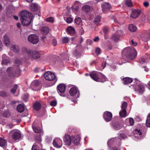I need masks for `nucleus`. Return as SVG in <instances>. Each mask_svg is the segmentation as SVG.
Wrapping results in <instances>:
<instances>
[{"label": "nucleus", "mask_w": 150, "mask_h": 150, "mask_svg": "<svg viewBox=\"0 0 150 150\" xmlns=\"http://www.w3.org/2000/svg\"><path fill=\"white\" fill-rule=\"evenodd\" d=\"M123 55L130 60L134 59L137 55V52L135 49L132 47H128L124 48L122 52Z\"/></svg>", "instance_id": "obj_1"}, {"label": "nucleus", "mask_w": 150, "mask_h": 150, "mask_svg": "<svg viewBox=\"0 0 150 150\" xmlns=\"http://www.w3.org/2000/svg\"><path fill=\"white\" fill-rule=\"evenodd\" d=\"M90 76L91 78L96 81L103 83L106 81L105 76L98 72L92 71L90 73Z\"/></svg>", "instance_id": "obj_2"}, {"label": "nucleus", "mask_w": 150, "mask_h": 150, "mask_svg": "<svg viewBox=\"0 0 150 150\" xmlns=\"http://www.w3.org/2000/svg\"><path fill=\"white\" fill-rule=\"evenodd\" d=\"M7 71L9 72H13L14 74H10V76L15 77H18L21 73V71L18 67H10L8 68Z\"/></svg>", "instance_id": "obj_3"}, {"label": "nucleus", "mask_w": 150, "mask_h": 150, "mask_svg": "<svg viewBox=\"0 0 150 150\" xmlns=\"http://www.w3.org/2000/svg\"><path fill=\"white\" fill-rule=\"evenodd\" d=\"M28 39L29 42L34 44H37L39 41L38 36L35 34L30 35L28 37Z\"/></svg>", "instance_id": "obj_4"}, {"label": "nucleus", "mask_w": 150, "mask_h": 150, "mask_svg": "<svg viewBox=\"0 0 150 150\" xmlns=\"http://www.w3.org/2000/svg\"><path fill=\"white\" fill-rule=\"evenodd\" d=\"M66 86L64 84H59L57 87V91L60 95L62 96H65L64 92L65 90Z\"/></svg>", "instance_id": "obj_5"}, {"label": "nucleus", "mask_w": 150, "mask_h": 150, "mask_svg": "<svg viewBox=\"0 0 150 150\" xmlns=\"http://www.w3.org/2000/svg\"><path fill=\"white\" fill-rule=\"evenodd\" d=\"M9 134L11 135L12 139L14 140L19 139L21 137V134L20 132L14 130L10 131Z\"/></svg>", "instance_id": "obj_6"}, {"label": "nucleus", "mask_w": 150, "mask_h": 150, "mask_svg": "<svg viewBox=\"0 0 150 150\" xmlns=\"http://www.w3.org/2000/svg\"><path fill=\"white\" fill-rule=\"evenodd\" d=\"M136 84L135 90L136 91L138 92L139 93H142L144 91V87L140 83V81L135 79Z\"/></svg>", "instance_id": "obj_7"}, {"label": "nucleus", "mask_w": 150, "mask_h": 150, "mask_svg": "<svg viewBox=\"0 0 150 150\" xmlns=\"http://www.w3.org/2000/svg\"><path fill=\"white\" fill-rule=\"evenodd\" d=\"M27 54L29 57L34 59L38 58L40 57V53L36 51H31L30 50L27 51Z\"/></svg>", "instance_id": "obj_8"}, {"label": "nucleus", "mask_w": 150, "mask_h": 150, "mask_svg": "<svg viewBox=\"0 0 150 150\" xmlns=\"http://www.w3.org/2000/svg\"><path fill=\"white\" fill-rule=\"evenodd\" d=\"M44 77L45 79L50 81H53L55 79V74L50 71H47L44 74Z\"/></svg>", "instance_id": "obj_9"}, {"label": "nucleus", "mask_w": 150, "mask_h": 150, "mask_svg": "<svg viewBox=\"0 0 150 150\" xmlns=\"http://www.w3.org/2000/svg\"><path fill=\"white\" fill-rule=\"evenodd\" d=\"M40 82L38 80H35L33 81L31 84V87L32 89L34 91L39 90L40 87Z\"/></svg>", "instance_id": "obj_10"}, {"label": "nucleus", "mask_w": 150, "mask_h": 150, "mask_svg": "<svg viewBox=\"0 0 150 150\" xmlns=\"http://www.w3.org/2000/svg\"><path fill=\"white\" fill-rule=\"evenodd\" d=\"M53 144L54 147L57 148H60L62 145V140L59 138H56L53 141Z\"/></svg>", "instance_id": "obj_11"}, {"label": "nucleus", "mask_w": 150, "mask_h": 150, "mask_svg": "<svg viewBox=\"0 0 150 150\" xmlns=\"http://www.w3.org/2000/svg\"><path fill=\"white\" fill-rule=\"evenodd\" d=\"M21 19H26L27 18L32 17L33 15L26 11H22L20 13Z\"/></svg>", "instance_id": "obj_12"}, {"label": "nucleus", "mask_w": 150, "mask_h": 150, "mask_svg": "<svg viewBox=\"0 0 150 150\" xmlns=\"http://www.w3.org/2000/svg\"><path fill=\"white\" fill-rule=\"evenodd\" d=\"M112 113L108 111H106L103 113V118L107 122H109L110 121L112 117Z\"/></svg>", "instance_id": "obj_13"}, {"label": "nucleus", "mask_w": 150, "mask_h": 150, "mask_svg": "<svg viewBox=\"0 0 150 150\" xmlns=\"http://www.w3.org/2000/svg\"><path fill=\"white\" fill-rule=\"evenodd\" d=\"M71 140L70 136L68 134H66L63 138L65 144L67 146H70L71 144Z\"/></svg>", "instance_id": "obj_14"}, {"label": "nucleus", "mask_w": 150, "mask_h": 150, "mask_svg": "<svg viewBox=\"0 0 150 150\" xmlns=\"http://www.w3.org/2000/svg\"><path fill=\"white\" fill-rule=\"evenodd\" d=\"M102 7L103 12L105 13L109 11L111 8V6L108 3L105 2L102 5Z\"/></svg>", "instance_id": "obj_15"}, {"label": "nucleus", "mask_w": 150, "mask_h": 150, "mask_svg": "<svg viewBox=\"0 0 150 150\" xmlns=\"http://www.w3.org/2000/svg\"><path fill=\"white\" fill-rule=\"evenodd\" d=\"M31 18H27L26 19H21V21L23 25L26 26L29 25L31 22Z\"/></svg>", "instance_id": "obj_16"}, {"label": "nucleus", "mask_w": 150, "mask_h": 150, "mask_svg": "<svg viewBox=\"0 0 150 150\" xmlns=\"http://www.w3.org/2000/svg\"><path fill=\"white\" fill-rule=\"evenodd\" d=\"M140 13V11L139 10H135L132 11L131 16L134 18L138 17Z\"/></svg>", "instance_id": "obj_17"}, {"label": "nucleus", "mask_w": 150, "mask_h": 150, "mask_svg": "<svg viewBox=\"0 0 150 150\" xmlns=\"http://www.w3.org/2000/svg\"><path fill=\"white\" fill-rule=\"evenodd\" d=\"M78 92L77 89L75 87H72L69 90V93L70 95L71 96H74Z\"/></svg>", "instance_id": "obj_18"}, {"label": "nucleus", "mask_w": 150, "mask_h": 150, "mask_svg": "<svg viewBox=\"0 0 150 150\" xmlns=\"http://www.w3.org/2000/svg\"><path fill=\"white\" fill-rule=\"evenodd\" d=\"M4 42L6 46H8L10 44V40L6 34L4 36Z\"/></svg>", "instance_id": "obj_19"}, {"label": "nucleus", "mask_w": 150, "mask_h": 150, "mask_svg": "<svg viewBox=\"0 0 150 150\" xmlns=\"http://www.w3.org/2000/svg\"><path fill=\"white\" fill-rule=\"evenodd\" d=\"M123 83L124 84H127L132 82V78L129 77H125L122 79Z\"/></svg>", "instance_id": "obj_20"}, {"label": "nucleus", "mask_w": 150, "mask_h": 150, "mask_svg": "<svg viewBox=\"0 0 150 150\" xmlns=\"http://www.w3.org/2000/svg\"><path fill=\"white\" fill-rule=\"evenodd\" d=\"M41 32L44 35H46L49 32L48 28L46 26H44L41 28Z\"/></svg>", "instance_id": "obj_21"}, {"label": "nucleus", "mask_w": 150, "mask_h": 150, "mask_svg": "<svg viewBox=\"0 0 150 150\" xmlns=\"http://www.w3.org/2000/svg\"><path fill=\"white\" fill-rule=\"evenodd\" d=\"M2 64H7L9 62V61L8 59V57L6 55H3L2 56Z\"/></svg>", "instance_id": "obj_22"}, {"label": "nucleus", "mask_w": 150, "mask_h": 150, "mask_svg": "<svg viewBox=\"0 0 150 150\" xmlns=\"http://www.w3.org/2000/svg\"><path fill=\"white\" fill-rule=\"evenodd\" d=\"M41 107V104L38 102H35L33 105V108L35 110H39Z\"/></svg>", "instance_id": "obj_23"}, {"label": "nucleus", "mask_w": 150, "mask_h": 150, "mask_svg": "<svg viewBox=\"0 0 150 150\" xmlns=\"http://www.w3.org/2000/svg\"><path fill=\"white\" fill-rule=\"evenodd\" d=\"M17 110L20 112H23L25 110L24 106L22 104H19L17 106Z\"/></svg>", "instance_id": "obj_24"}, {"label": "nucleus", "mask_w": 150, "mask_h": 150, "mask_svg": "<svg viewBox=\"0 0 150 150\" xmlns=\"http://www.w3.org/2000/svg\"><path fill=\"white\" fill-rule=\"evenodd\" d=\"M119 115L121 117L123 118L127 116L126 110L122 109L119 112Z\"/></svg>", "instance_id": "obj_25"}, {"label": "nucleus", "mask_w": 150, "mask_h": 150, "mask_svg": "<svg viewBox=\"0 0 150 150\" xmlns=\"http://www.w3.org/2000/svg\"><path fill=\"white\" fill-rule=\"evenodd\" d=\"M30 8L32 11H36L38 8L37 4L35 3H33L31 5Z\"/></svg>", "instance_id": "obj_26"}, {"label": "nucleus", "mask_w": 150, "mask_h": 150, "mask_svg": "<svg viewBox=\"0 0 150 150\" xmlns=\"http://www.w3.org/2000/svg\"><path fill=\"white\" fill-rule=\"evenodd\" d=\"M82 9L83 11L86 12H88L91 11L90 7L88 5H85L83 6L82 7Z\"/></svg>", "instance_id": "obj_27"}, {"label": "nucleus", "mask_w": 150, "mask_h": 150, "mask_svg": "<svg viewBox=\"0 0 150 150\" xmlns=\"http://www.w3.org/2000/svg\"><path fill=\"white\" fill-rule=\"evenodd\" d=\"M67 30L68 32L71 34H74L75 32V30L74 28L71 26L68 27Z\"/></svg>", "instance_id": "obj_28"}, {"label": "nucleus", "mask_w": 150, "mask_h": 150, "mask_svg": "<svg viewBox=\"0 0 150 150\" xmlns=\"http://www.w3.org/2000/svg\"><path fill=\"white\" fill-rule=\"evenodd\" d=\"M6 144V140L2 137H0V146L3 147Z\"/></svg>", "instance_id": "obj_29"}, {"label": "nucleus", "mask_w": 150, "mask_h": 150, "mask_svg": "<svg viewBox=\"0 0 150 150\" xmlns=\"http://www.w3.org/2000/svg\"><path fill=\"white\" fill-rule=\"evenodd\" d=\"M11 49L12 50L16 52H18L19 50L18 46L16 45H12L11 47Z\"/></svg>", "instance_id": "obj_30"}, {"label": "nucleus", "mask_w": 150, "mask_h": 150, "mask_svg": "<svg viewBox=\"0 0 150 150\" xmlns=\"http://www.w3.org/2000/svg\"><path fill=\"white\" fill-rule=\"evenodd\" d=\"M129 29L132 32H135L137 30V27L132 24H131L129 26Z\"/></svg>", "instance_id": "obj_31"}, {"label": "nucleus", "mask_w": 150, "mask_h": 150, "mask_svg": "<svg viewBox=\"0 0 150 150\" xmlns=\"http://www.w3.org/2000/svg\"><path fill=\"white\" fill-rule=\"evenodd\" d=\"M113 127L116 130H119L121 129L122 127L120 125L117 123H116L112 125Z\"/></svg>", "instance_id": "obj_32"}, {"label": "nucleus", "mask_w": 150, "mask_h": 150, "mask_svg": "<svg viewBox=\"0 0 150 150\" xmlns=\"http://www.w3.org/2000/svg\"><path fill=\"white\" fill-rule=\"evenodd\" d=\"M32 127L33 131L35 132L39 133L41 132V129L40 127H34L33 126Z\"/></svg>", "instance_id": "obj_33"}, {"label": "nucleus", "mask_w": 150, "mask_h": 150, "mask_svg": "<svg viewBox=\"0 0 150 150\" xmlns=\"http://www.w3.org/2000/svg\"><path fill=\"white\" fill-rule=\"evenodd\" d=\"M125 3L126 5L128 7H132L133 6L131 0H127Z\"/></svg>", "instance_id": "obj_34"}, {"label": "nucleus", "mask_w": 150, "mask_h": 150, "mask_svg": "<svg viewBox=\"0 0 150 150\" xmlns=\"http://www.w3.org/2000/svg\"><path fill=\"white\" fill-rule=\"evenodd\" d=\"M64 18L66 22L69 23H71L73 21V19L71 17H68L67 18H66L65 17H64Z\"/></svg>", "instance_id": "obj_35"}, {"label": "nucleus", "mask_w": 150, "mask_h": 150, "mask_svg": "<svg viewBox=\"0 0 150 150\" xmlns=\"http://www.w3.org/2000/svg\"><path fill=\"white\" fill-rule=\"evenodd\" d=\"M127 105V104L126 102L125 101L123 102L122 103L121 106V109L122 110H124L125 109L126 110Z\"/></svg>", "instance_id": "obj_36"}, {"label": "nucleus", "mask_w": 150, "mask_h": 150, "mask_svg": "<svg viewBox=\"0 0 150 150\" xmlns=\"http://www.w3.org/2000/svg\"><path fill=\"white\" fill-rule=\"evenodd\" d=\"M111 39L112 40H113L115 42H117L119 40V37L116 35H113L112 36Z\"/></svg>", "instance_id": "obj_37"}, {"label": "nucleus", "mask_w": 150, "mask_h": 150, "mask_svg": "<svg viewBox=\"0 0 150 150\" xmlns=\"http://www.w3.org/2000/svg\"><path fill=\"white\" fill-rule=\"evenodd\" d=\"M101 17L100 16H97L95 18L94 21V23L96 24L98 23L100 21Z\"/></svg>", "instance_id": "obj_38"}, {"label": "nucleus", "mask_w": 150, "mask_h": 150, "mask_svg": "<svg viewBox=\"0 0 150 150\" xmlns=\"http://www.w3.org/2000/svg\"><path fill=\"white\" fill-rule=\"evenodd\" d=\"M69 38L67 37H64L62 39V42L63 43H68L69 41Z\"/></svg>", "instance_id": "obj_39"}, {"label": "nucleus", "mask_w": 150, "mask_h": 150, "mask_svg": "<svg viewBox=\"0 0 150 150\" xmlns=\"http://www.w3.org/2000/svg\"><path fill=\"white\" fill-rule=\"evenodd\" d=\"M80 139L78 137L75 138L74 140V143L76 145H78L79 143Z\"/></svg>", "instance_id": "obj_40"}, {"label": "nucleus", "mask_w": 150, "mask_h": 150, "mask_svg": "<svg viewBox=\"0 0 150 150\" xmlns=\"http://www.w3.org/2000/svg\"><path fill=\"white\" fill-rule=\"evenodd\" d=\"M46 21L51 23H53L54 22V19L52 17H49L46 19Z\"/></svg>", "instance_id": "obj_41"}, {"label": "nucleus", "mask_w": 150, "mask_h": 150, "mask_svg": "<svg viewBox=\"0 0 150 150\" xmlns=\"http://www.w3.org/2000/svg\"><path fill=\"white\" fill-rule=\"evenodd\" d=\"M75 23L78 25H79L81 22V20L80 18L78 17L75 19Z\"/></svg>", "instance_id": "obj_42"}, {"label": "nucleus", "mask_w": 150, "mask_h": 150, "mask_svg": "<svg viewBox=\"0 0 150 150\" xmlns=\"http://www.w3.org/2000/svg\"><path fill=\"white\" fill-rule=\"evenodd\" d=\"M18 86L17 84H15L14 85L13 88L11 90V92L13 93H15L16 91V89L17 88Z\"/></svg>", "instance_id": "obj_43"}, {"label": "nucleus", "mask_w": 150, "mask_h": 150, "mask_svg": "<svg viewBox=\"0 0 150 150\" xmlns=\"http://www.w3.org/2000/svg\"><path fill=\"white\" fill-rule=\"evenodd\" d=\"M0 96L3 97H5L7 96V93L4 91H1L0 92Z\"/></svg>", "instance_id": "obj_44"}, {"label": "nucleus", "mask_w": 150, "mask_h": 150, "mask_svg": "<svg viewBox=\"0 0 150 150\" xmlns=\"http://www.w3.org/2000/svg\"><path fill=\"white\" fill-rule=\"evenodd\" d=\"M32 150H39V147L36 145H34L32 146Z\"/></svg>", "instance_id": "obj_45"}, {"label": "nucleus", "mask_w": 150, "mask_h": 150, "mask_svg": "<svg viewBox=\"0 0 150 150\" xmlns=\"http://www.w3.org/2000/svg\"><path fill=\"white\" fill-rule=\"evenodd\" d=\"M74 55L76 56H78L80 55V53L79 51H78L77 50H76L74 51Z\"/></svg>", "instance_id": "obj_46"}, {"label": "nucleus", "mask_w": 150, "mask_h": 150, "mask_svg": "<svg viewBox=\"0 0 150 150\" xmlns=\"http://www.w3.org/2000/svg\"><path fill=\"white\" fill-rule=\"evenodd\" d=\"M95 52L96 54L97 55H99L100 54V48H97L96 49Z\"/></svg>", "instance_id": "obj_47"}, {"label": "nucleus", "mask_w": 150, "mask_h": 150, "mask_svg": "<svg viewBox=\"0 0 150 150\" xmlns=\"http://www.w3.org/2000/svg\"><path fill=\"white\" fill-rule=\"evenodd\" d=\"M146 125L147 127H150V119L147 118L146 121Z\"/></svg>", "instance_id": "obj_48"}, {"label": "nucleus", "mask_w": 150, "mask_h": 150, "mask_svg": "<svg viewBox=\"0 0 150 150\" xmlns=\"http://www.w3.org/2000/svg\"><path fill=\"white\" fill-rule=\"evenodd\" d=\"M129 120L130 125L131 126L133 125L134 123V121L133 119L132 118H130Z\"/></svg>", "instance_id": "obj_49"}, {"label": "nucleus", "mask_w": 150, "mask_h": 150, "mask_svg": "<svg viewBox=\"0 0 150 150\" xmlns=\"http://www.w3.org/2000/svg\"><path fill=\"white\" fill-rule=\"evenodd\" d=\"M57 102L55 100L51 101L50 103V105L52 106H55L56 105Z\"/></svg>", "instance_id": "obj_50"}, {"label": "nucleus", "mask_w": 150, "mask_h": 150, "mask_svg": "<svg viewBox=\"0 0 150 150\" xmlns=\"http://www.w3.org/2000/svg\"><path fill=\"white\" fill-rule=\"evenodd\" d=\"M130 43L131 45L134 46H136L137 44V43L134 42L133 39L131 41Z\"/></svg>", "instance_id": "obj_51"}, {"label": "nucleus", "mask_w": 150, "mask_h": 150, "mask_svg": "<svg viewBox=\"0 0 150 150\" xmlns=\"http://www.w3.org/2000/svg\"><path fill=\"white\" fill-rule=\"evenodd\" d=\"M76 48L77 49L80 50L82 48V46L81 45H79L76 46Z\"/></svg>", "instance_id": "obj_52"}, {"label": "nucleus", "mask_w": 150, "mask_h": 150, "mask_svg": "<svg viewBox=\"0 0 150 150\" xmlns=\"http://www.w3.org/2000/svg\"><path fill=\"white\" fill-rule=\"evenodd\" d=\"M52 42L53 45L54 46L56 45L57 44V40H56L54 39L53 40Z\"/></svg>", "instance_id": "obj_53"}, {"label": "nucleus", "mask_w": 150, "mask_h": 150, "mask_svg": "<svg viewBox=\"0 0 150 150\" xmlns=\"http://www.w3.org/2000/svg\"><path fill=\"white\" fill-rule=\"evenodd\" d=\"M101 66L102 69H104L106 66V62H103L102 63Z\"/></svg>", "instance_id": "obj_54"}, {"label": "nucleus", "mask_w": 150, "mask_h": 150, "mask_svg": "<svg viewBox=\"0 0 150 150\" xmlns=\"http://www.w3.org/2000/svg\"><path fill=\"white\" fill-rule=\"evenodd\" d=\"M120 136L122 139H124L126 137L125 135L124 134H120Z\"/></svg>", "instance_id": "obj_55"}, {"label": "nucleus", "mask_w": 150, "mask_h": 150, "mask_svg": "<svg viewBox=\"0 0 150 150\" xmlns=\"http://www.w3.org/2000/svg\"><path fill=\"white\" fill-rule=\"evenodd\" d=\"M141 64L144 63L145 62V60L144 58H142L139 60Z\"/></svg>", "instance_id": "obj_56"}, {"label": "nucleus", "mask_w": 150, "mask_h": 150, "mask_svg": "<svg viewBox=\"0 0 150 150\" xmlns=\"http://www.w3.org/2000/svg\"><path fill=\"white\" fill-rule=\"evenodd\" d=\"M99 38L98 36L96 37L95 38L93 39V41L94 42H98L99 40Z\"/></svg>", "instance_id": "obj_57"}, {"label": "nucleus", "mask_w": 150, "mask_h": 150, "mask_svg": "<svg viewBox=\"0 0 150 150\" xmlns=\"http://www.w3.org/2000/svg\"><path fill=\"white\" fill-rule=\"evenodd\" d=\"M36 139H37V140H38V142L39 143L41 141V137L40 136L36 138Z\"/></svg>", "instance_id": "obj_58"}, {"label": "nucleus", "mask_w": 150, "mask_h": 150, "mask_svg": "<svg viewBox=\"0 0 150 150\" xmlns=\"http://www.w3.org/2000/svg\"><path fill=\"white\" fill-rule=\"evenodd\" d=\"M143 4L145 7H147L149 6V3L148 2H145L143 3Z\"/></svg>", "instance_id": "obj_59"}, {"label": "nucleus", "mask_w": 150, "mask_h": 150, "mask_svg": "<svg viewBox=\"0 0 150 150\" xmlns=\"http://www.w3.org/2000/svg\"><path fill=\"white\" fill-rule=\"evenodd\" d=\"M6 127L7 128H9V129H11L13 127V125L12 124H10L7 125Z\"/></svg>", "instance_id": "obj_60"}, {"label": "nucleus", "mask_w": 150, "mask_h": 150, "mask_svg": "<svg viewBox=\"0 0 150 150\" xmlns=\"http://www.w3.org/2000/svg\"><path fill=\"white\" fill-rule=\"evenodd\" d=\"M111 150H120V149L119 147H113L112 149H111Z\"/></svg>", "instance_id": "obj_61"}, {"label": "nucleus", "mask_w": 150, "mask_h": 150, "mask_svg": "<svg viewBox=\"0 0 150 150\" xmlns=\"http://www.w3.org/2000/svg\"><path fill=\"white\" fill-rule=\"evenodd\" d=\"M108 31V29L107 28H104L103 29V31L105 33H107Z\"/></svg>", "instance_id": "obj_62"}, {"label": "nucleus", "mask_w": 150, "mask_h": 150, "mask_svg": "<svg viewBox=\"0 0 150 150\" xmlns=\"http://www.w3.org/2000/svg\"><path fill=\"white\" fill-rule=\"evenodd\" d=\"M2 43L1 41L0 40V51H1L2 50Z\"/></svg>", "instance_id": "obj_63"}, {"label": "nucleus", "mask_w": 150, "mask_h": 150, "mask_svg": "<svg viewBox=\"0 0 150 150\" xmlns=\"http://www.w3.org/2000/svg\"><path fill=\"white\" fill-rule=\"evenodd\" d=\"M136 131L137 132V134H138L139 135H140L142 134V133L141 132H140V130H138V129H136Z\"/></svg>", "instance_id": "obj_64"}]
</instances>
